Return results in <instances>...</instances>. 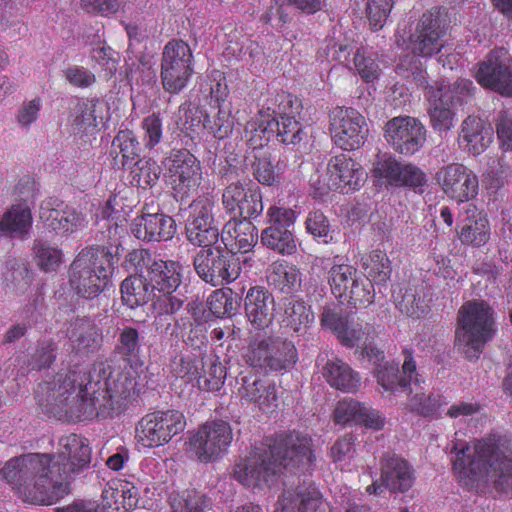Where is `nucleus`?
<instances>
[{"mask_svg": "<svg viewBox=\"0 0 512 512\" xmlns=\"http://www.w3.org/2000/svg\"><path fill=\"white\" fill-rule=\"evenodd\" d=\"M475 90L473 82L464 78L451 85L442 84L436 89L430 87L429 116L432 127L440 133L449 131L454 126L453 108L461 105Z\"/></svg>", "mask_w": 512, "mask_h": 512, "instance_id": "nucleus-9", "label": "nucleus"}, {"mask_svg": "<svg viewBox=\"0 0 512 512\" xmlns=\"http://www.w3.org/2000/svg\"><path fill=\"white\" fill-rule=\"evenodd\" d=\"M268 281L280 292L290 294L301 286V274L295 266L280 264L274 266Z\"/></svg>", "mask_w": 512, "mask_h": 512, "instance_id": "nucleus-51", "label": "nucleus"}, {"mask_svg": "<svg viewBox=\"0 0 512 512\" xmlns=\"http://www.w3.org/2000/svg\"><path fill=\"white\" fill-rule=\"evenodd\" d=\"M68 337L73 351L80 354L94 353L102 345L100 330L85 318H78L71 323Z\"/></svg>", "mask_w": 512, "mask_h": 512, "instance_id": "nucleus-34", "label": "nucleus"}, {"mask_svg": "<svg viewBox=\"0 0 512 512\" xmlns=\"http://www.w3.org/2000/svg\"><path fill=\"white\" fill-rule=\"evenodd\" d=\"M241 300V295L231 288L217 289L208 297L207 306L216 317H231L238 313Z\"/></svg>", "mask_w": 512, "mask_h": 512, "instance_id": "nucleus-42", "label": "nucleus"}, {"mask_svg": "<svg viewBox=\"0 0 512 512\" xmlns=\"http://www.w3.org/2000/svg\"><path fill=\"white\" fill-rule=\"evenodd\" d=\"M116 197L110 198L102 209L101 229L103 242L114 243V247L92 246L83 249L74 259L69 269V284L73 291L86 299H93L103 292L112 274L114 262L118 261L120 235L124 232L121 211L115 208Z\"/></svg>", "mask_w": 512, "mask_h": 512, "instance_id": "nucleus-2", "label": "nucleus"}, {"mask_svg": "<svg viewBox=\"0 0 512 512\" xmlns=\"http://www.w3.org/2000/svg\"><path fill=\"white\" fill-rule=\"evenodd\" d=\"M375 376L379 385L385 391L390 392H410L411 387H418L424 383L420 374L416 369V362L412 353L408 350L404 351V362L402 364V372L399 370L398 363L385 362L377 364Z\"/></svg>", "mask_w": 512, "mask_h": 512, "instance_id": "nucleus-21", "label": "nucleus"}, {"mask_svg": "<svg viewBox=\"0 0 512 512\" xmlns=\"http://www.w3.org/2000/svg\"><path fill=\"white\" fill-rule=\"evenodd\" d=\"M251 218H231L223 227L222 237L229 236L234 243H226L229 250H233L234 255L237 253L248 254L258 241V231L256 226L251 222Z\"/></svg>", "mask_w": 512, "mask_h": 512, "instance_id": "nucleus-33", "label": "nucleus"}, {"mask_svg": "<svg viewBox=\"0 0 512 512\" xmlns=\"http://www.w3.org/2000/svg\"><path fill=\"white\" fill-rule=\"evenodd\" d=\"M494 311L483 300L465 302L458 310L455 346L469 360H476L495 334Z\"/></svg>", "mask_w": 512, "mask_h": 512, "instance_id": "nucleus-6", "label": "nucleus"}, {"mask_svg": "<svg viewBox=\"0 0 512 512\" xmlns=\"http://www.w3.org/2000/svg\"><path fill=\"white\" fill-rule=\"evenodd\" d=\"M443 46L442 38L414 32L410 36V47L414 55L402 59L398 69L406 72L405 77L412 78L416 85L428 88L426 73L416 55L431 57L440 52Z\"/></svg>", "mask_w": 512, "mask_h": 512, "instance_id": "nucleus-22", "label": "nucleus"}, {"mask_svg": "<svg viewBox=\"0 0 512 512\" xmlns=\"http://www.w3.org/2000/svg\"><path fill=\"white\" fill-rule=\"evenodd\" d=\"M176 124L183 133L194 138V134L203 127L206 117L205 112L197 106L192 105L190 102L181 104L177 112Z\"/></svg>", "mask_w": 512, "mask_h": 512, "instance_id": "nucleus-50", "label": "nucleus"}, {"mask_svg": "<svg viewBox=\"0 0 512 512\" xmlns=\"http://www.w3.org/2000/svg\"><path fill=\"white\" fill-rule=\"evenodd\" d=\"M137 379L131 365L116 369L107 362H96L88 370L75 367L40 384L36 398L44 412L59 420L112 418L138 396Z\"/></svg>", "mask_w": 512, "mask_h": 512, "instance_id": "nucleus-1", "label": "nucleus"}, {"mask_svg": "<svg viewBox=\"0 0 512 512\" xmlns=\"http://www.w3.org/2000/svg\"><path fill=\"white\" fill-rule=\"evenodd\" d=\"M275 102L276 107L272 108L270 119V132H273L274 139L281 144H299L307 138L306 127L301 123V100L290 93L282 92L277 94Z\"/></svg>", "mask_w": 512, "mask_h": 512, "instance_id": "nucleus-10", "label": "nucleus"}, {"mask_svg": "<svg viewBox=\"0 0 512 512\" xmlns=\"http://www.w3.org/2000/svg\"><path fill=\"white\" fill-rule=\"evenodd\" d=\"M409 394L412 396L409 398L408 407L424 417H438L440 407L447 403L440 395L426 396L421 384L411 387Z\"/></svg>", "mask_w": 512, "mask_h": 512, "instance_id": "nucleus-47", "label": "nucleus"}, {"mask_svg": "<svg viewBox=\"0 0 512 512\" xmlns=\"http://www.w3.org/2000/svg\"><path fill=\"white\" fill-rule=\"evenodd\" d=\"M222 205L227 213L256 218L263 211L262 194L258 188H246L240 180H236L224 188Z\"/></svg>", "mask_w": 512, "mask_h": 512, "instance_id": "nucleus-23", "label": "nucleus"}, {"mask_svg": "<svg viewBox=\"0 0 512 512\" xmlns=\"http://www.w3.org/2000/svg\"><path fill=\"white\" fill-rule=\"evenodd\" d=\"M185 428L186 419L179 410H157L139 421L137 435L144 445L158 447L168 443Z\"/></svg>", "mask_w": 512, "mask_h": 512, "instance_id": "nucleus-12", "label": "nucleus"}, {"mask_svg": "<svg viewBox=\"0 0 512 512\" xmlns=\"http://www.w3.org/2000/svg\"><path fill=\"white\" fill-rule=\"evenodd\" d=\"M203 357L192 358L190 356H181L172 361V372L176 377L185 378L187 381H198L199 375L203 370Z\"/></svg>", "mask_w": 512, "mask_h": 512, "instance_id": "nucleus-63", "label": "nucleus"}, {"mask_svg": "<svg viewBox=\"0 0 512 512\" xmlns=\"http://www.w3.org/2000/svg\"><path fill=\"white\" fill-rule=\"evenodd\" d=\"M313 461L311 439L293 431L266 438L250 457L235 465L234 477L248 487L269 485L282 470L309 468Z\"/></svg>", "mask_w": 512, "mask_h": 512, "instance_id": "nucleus-3", "label": "nucleus"}, {"mask_svg": "<svg viewBox=\"0 0 512 512\" xmlns=\"http://www.w3.org/2000/svg\"><path fill=\"white\" fill-rule=\"evenodd\" d=\"M214 201L208 196H199L193 200L188 208V216L186 223L193 224H208L214 223L213 217Z\"/></svg>", "mask_w": 512, "mask_h": 512, "instance_id": "nucleus-58", "label": "nucleus"}, {"mask_svg": "<svg viewBox=\"0 0 512 512\" xmlns=\"http://www.w3.org/2000/svg\"><path fill=\"white\" fill-rule=\"evenodd\" d=\"M384 138L395 152L410 156L423 147L426 128L417 118L398 116L385 124Z\"/></svg>", "mask_w": 512, "mask_h": 512, "instance_id": "nucleus-18", "label": "nucleus"}, {"mask_svg": "<svg viewBox=\"0 0 512 512\" xmlns=\"http://www.w3.org/2000/svg\"><path fill=\"white\" fill-rule=\"evenodd\" d=\"M103 103L98 99L78 103L72 122L74 134L80 137L93 135L97 131L98 121L102 120Z\"/></svg>", "mask_w": 512, "mask_h": 512, "instance_id": "nucleus-39", "label": "nucleus"}, {"mask_svg": "<svg viewBox=\"0 0 512 512\" xmlns=\"http://www.w3.org/2000/svg\"><path fill=\"white\" fill-rule=\"evenodd\" d=\"M112 146L117 147L122 154L123 166L135 164L136 161L140 160L142 147L132 131H119L113 139Z\"/></svg>", "mask_w": 512, "mask_h": 512, "instance_id": "nucleus-53", "label": "nucleus"}, {"mask_svg": "<svg viewBox=\"0 0 512 512\" xmlns=\"http://www.w3.org/2000/svg\"><path fill=\"white\" fill-rule=\"evenodd\" d=\"M187 240L201 248H207L217 245L219 230L214 223L191 224L186 223Z\"/></svg>", "mask_w": 512, "mask_h": 512, "instance_id": "nucleus-55", "label": "nucleus"}, {"mask_svg": "<svg viewBox=\"0 0 512 512\" xmlns=\"http://www.w3.org/2000/svg\"><path fill=\"white\" fill-rule=\"evenodd\" d=\"M59 446L55 461L59 468L65 469L66 480L69 482L74 474L89 467L91 449L87 439L76 434L62 437Z\"/></svg>", "mask_w": 512, "mask_h": 512, "instance_id": "nucleus-25", "label": "nucleus"}, {"mask_svg": "<svg viewBox=\"0 0 512 512\" xmlns=\"http://www.w3.org/2000/svg\"><path fill=\"white\" fill-rule=\"evenodd\" d=\"M330 132L336 146L352 151L364 145L369 128L365 117L356 109L336 107L330 113Z\"/></svg>", "mask_w": 512, "mask_h": 512, "instance_id": "nucleus-14", "label": "nucleus"}, {"mask_svg": "<svg viewBox=\"0 0 512 512\" xmlns=\"http://www.w3.org/2000/svg\"><path fill=\"white\" fill-rule=\"evenodd\" d=\"M371 326L369 324H361L348 322L343 334L339 337V341L346 347H362L366 346L369 339H372Z\"/></svg>", "mask_w": 512, "mask_h": 512, "instance_id": "nucleus-64", "label": "nucleus"}, {"mask_svg": "<svg viewBox=\"0 0 512 512\" xmlns=\"http://www.w3.org/2000/svg\"><path fill=\"white\" fill-rule=\"evenodd\" d=\"M273 337L253 338L247 347L243 357L250 367L260 369L264 372L270 371L271 342Z\"/></svg>", "mask_w": 512, "mask_h": 512, "instance_id": "nucleus-48", "label": "nucleus"}, {"mask_svg": "<svg viewBox=\"0 0 512 512\" xmlns=\"http://www.w3.org/2000/svg\"><path fill=\"white\" fill-rule=\"evenodd\" d=\"M131 230L143 241H167L176 233V223L172 217L156 211L155 215L136 217Z\"/></svg>", "mask_w": 512, "mask_h": 512, "instance_id": "nucleus-29", "label": "nucleus"}, {"mask_svg": "<svg viewBox=\"0 0 512 512\" xmlns=\"http://www.w3.org/2000/svg\"><path fill=\"white\" fill-rule=\"evenodd\" d=\"M404 164L398 162L392 155L384 154L379 156L374 163V174L379 178H384L391 185H398L401 181V172Z\"/></svg>", "mask_w": 512, "mask_h": 512, "instance_id": "nucleus-59", "label": "nucleus"}, {"mask_svg": "<svg viewBox=\"0 0 512 512\" xmlns=\"http://www.w3.org/2000/svg\"><path fill=\"white\" fill-rule=\"evenodd\" d=\"M321 372L329 385L338 390L354 392L359 387L360 378L358 374L340 359H327Z\"/></svg>", "mask_w": 512, "mask_h": 512, "instance_id": "nucleus-37", "label": "nucleus"}, {"mask_svg": "<svg viewBox=\"0 0 512 512\" xmlns=\"http://www.w3.org/2000/svg\"><path fill=\"white\" fill-rule=\"evenodd\" d=\"M393 7V0H368L366 16L373 31L382 29Z\"/></svg>", "mask_w": 512, "mask_h": 512, "instance_id": "nucleus-62", "label": "nucleus"}, {"mask_svg": "<svg viewBox=\"0 0 512 512\" xmlns=\"http://www.w3.org/2000/svg\"><path fill=\"white\" fill-rule=\"evenodd\" d=\"M477 82L484 88L512 97V58L504 48L494 49L478 64Z\"/></svg>", "mask_w": 512, "mask_h": 512, "instance_id": "nucleus-17", "label": "nucleus"}, {"mask_svg": "<svg viewBox=\"0 0 512 512\" xmlns=\"http://www.w3.org/2000/svg\"><path fill=\"white\" fill-rule=\"evenodd\" d=\"M244 310L252 328L264 331L272 325L275 317L274 296L263 286H253L244 298Z\"/></svg>", "mask_w": 512, "mask_h": 512, "instance_id": "nucleus-27", "label": "nucleus"}, {"mask_svg": "<svg viewBox=\"0 0 512 512\" xmlns=\"http://www.w3.org/2000/svg\"><path fill=\"white\" fill-rule=\"evenodd\" d=\"M459 221L461 223L459 239L463 244L481 247L488 242L490 238L489 221L474 204L467 203L462 207Z\"/></svg>", "mask_w": 512, "mask_h": 512, "instance_id": "nucleus-28", "label": "nucleus"}, {"mask_svg": "<svg viewBox=\"0 0 512 512\" xmlns=\"http://www.w3.org/2000/svg\"><path fill=\"white\" fill-rule=\"evenodd\" d=\"M365 181V172L361 165L346 154L333 156L327 164V174L313 182L318 196H324L331 190L349 193L359 189Z\"/></svg>", "mask_w": 512, "mask_h": 512, "instance_id": "nucleus-13", "label": "nucleus"}, {"mask_svg": "<svg viewBox=\"0 0 512 512\" xmlns=\"http://www.w3.org/2000/svg\"><path fill=\"white\" fill-rule=\"evenodd\" d=\"M398 309L412 318H420L428 311V300L422 285L407 287L395 296Z\"/></svg>", "mask_w": 512, "mask_h": 512, "instance_id": "nucleus-41", "label": "nucleus"}, {"mask_svg": "<svg viewBox=\"0 0 512 512\" xmlns=\"http://www.w3.org/2000/svg\"><path fill=\"white\" fill-rule=\"evenodd\" d=\"M243 162L260 184L273 186L280 183V173L273 165L268 150L246 151Z\"/></svg>", "mask_w": 512, "mask_h": 512, "instance_id": "nucleus-36", "label": "nucleus"}, {"mask_svg": "<svg viewBox=\"0 0 512 512\" xmlns=\"http://www.w3.org/2000/svg\"><path fill=\"white\" fill-rule=\"evenodd\" d=\"M323 505L322 495L313 485L285 490L279 497L275 512H313Z\"/></svg>", "mask_w": 512, "mask_h": 512, "instance_id": "nucleus-30", "label": "nucleus"}, {"mask_svg": "<svg viewBox=\"0 0 512 512\" xmlns=\"http://www.w3.org/2000/svg\"><path fill=\"white\" fill-rule=\"evenodd\" d=\"M194 57L188 43L180 39L170 40L163 48L160 78L163 89L171 94L183 91L193 73Z\"/></svg>", "mask_w": 512, "mask_h": 512, "instance_id": "nucleus-11", "label": "nucleus"}, {"mask_svg": "<svg viewBox=\"0 0 512 512\" xmlns=\"http://www.w3.org/2000/svg\"><path fill=\"white\" fill-rule=\"evenodd\" d=\"M170 506L173 512H205L207 502L203 494L185 490L170 496Z\"/></svg>", "mask_w": 512, "mask_h": 512, "instance_id": "nucleus-54", "label": "nucleus"}, {"mask_svg": "<svg viewBox=\"0 0 512 512\" xmlns=\"http://www.w3.org/2000/svg\"><path fill=\"white\" fill-rule=\"evenodd\" d=\"M234 121L230 111L219 109L213 119L206 114L203 128L207 129L215 138L224 139L232 132Z\"/></svg>", "mask_w": 512, "mask_h": 512, "instance_id": "nucleus-60", "label": "nucleus"}, {"mask_svg": "<svg viewBox=\"0 0 512 512\" xmlns=\"http://www.w3.org/2000/svg\"><path fill=\"white\" fill-rule=\"evenodd\" d=\"M382 484L393 494H405L415 482V471L407 460L395 453L387 452L380 460Z\"/></svg>", "mask_w": 512, "mask_h": 512, "instance_id": "nucleus-26", "label": "nucleus"}, {"mask_svg": "<svg viewBox=\"0 0 512 512\" xmlns=\"http://www.w3.org/2000/svg\"><path fill=\"white\" fill-rule=\"evenodd\" d=\"M446 31L445 14L438 7L425 12L419 19L415 32L442 38Z\"/></svg>", "mask_w": 512, "mask_h": 512, "instance_id": "nucleus-56", "label": "nucleus"}, {"mask_svg": "<svg viewBox=\"0 0 512 512\" xmlns=\"http://www.w3.org/2000/svg\"><path fill=\"white\" fill-rule=\"evenodd\" d=\"M236 381L237 393L241 400L258 404L263 411L278 406V395L274 382L261 378L250 370L240 372Z\"/></svg>", "mask_w": 512, "mask_h": 512, "instance_id": "nucleus-24", "label": "nucleus"}, {"mask_svg": "<svg viewBox=\"0 0 512 512\" xmlns=\"http://www.w3.org/2000/svg\"><path fill=\"white\" fill-rule=\"evenodd\" d=\"M120 290L123 303L131 309L146 304L153 293L144 272L135 273L125 278L121 283Z\"/></svg>", "mask_w": 512, "mask_h": 512, "instance_id": "nucleus-40", "label": "nucleus"}, {"mask_svg": "<svg viewBox=\"0 0 512 512\" xmlns=\"http://www.w3.org/2000/svg\"><path fill=\"white\" fill-rule=\"evenodd\" d=\"M340 258H334L333 265L327 272V280L332 294L347 302L354 308H366L374 301V286L368 278L359 275L358 269L348 263H340Z\"/></svg>", "mask_w": 512, "mask_h": 512, "instance_id": "nucleus-7", "label": "nucleus"}, {"mask_svg": "<svg viewBox=\"0 0 512 512\" xmlns=\"http://www.w3.org/2000/svg\"><path fill=\"white\" fill-rule=\"evenodd\" d=\"M271 114L267 118L263 114L259 120L248 121L244 128V137L248 145L246 151L265 150L264 146L274 139L273 132H270Z\"/></svg>", "mask_w": 512, "mask_h": 512, "instance_id": "nucleus-46", "label": "nucleus"}, {"mask_svg": "<svg viewBox=\"0 0 512 512\" xmlns=\"http://www.w3.org/2000/svg\"><path fill=\"white\" fill-rule=\"evenodd\" d=\"M363 268L373 284L385 283L391 276L392 267L387 254L381 250L372 251L363 261Z\"/></svg>", "mask_w": 512, "mask_h": 512, "instance_id": "nucleus-52", "label": "nucleus"}, {"mask_svg": "<svg viewBox=\"0 0 512 512\" xmlns=\"http://www.w3.org/2000/svg\"><path fill=\"white\" fill-rule=\"evenodd\" d=\"M267 215L269 226L261 232L262 244L282 255L293 254L296 251L293 234L296 212L291 208L271 206Z\"/></svg>", "mask_w": 512, "mask_h": 512, "instance_id": "nucleus-16", "label": "nucleus"}, {"mask_svg": "<svg viewBox=\"0 0 512 512\" xmlns=\"http://www.w3.org/2000/svg\"><path fill=\"white\" fill-rule=\"evenodd\" d=\"M305 227L314 238L322 239L324 243L332 241V227L328 218L320 210L309 212Z\"/></svg>", "mask_w": 512, "mask_h": 512, "instance_id": "nucleus-61", "label": "nucleus"}, {"mask_svg": "<svg viewBox=\"0 0 512 512\" xmlns=\"http://www.w3.org/2000/svg\"><path fill=\"white\" fill-rule=\"evenodd\" d=\"M33 252L38 267L45 272L55 271L61 263V251L46 242L35 241Z\"/></svg>", "mask_w": 512, "mask_h": 512, "instance_id": "nucleus-57", "label": "nucleus"}, {"mask_svg": "<svg viewBox=\"0 0 512 512\" xmlns=\"http://www.w3.org/2000/svg\"><path fill=\"white\" fill-rule=\"evenodd\" d=\"M493 129L482 119L468 116L462 123L459 143L470 154L476 156L483 153L491 144Z\"/></svg>", "mask_w": 512, "mask_h": 512, "instance_id": "nucleus-32", "label": "nucleus"}, {"mask_svg": "<svg viewBox=\"0 0 512 512\" xmlns=\"http://www.w3.org/2000/svg\"><path fill=\"white\" fill-rule=\"evenodd\" d=\"M196 274L213 287L236 280L241 272L240 260L227 244L201 248L193 258Z\"/></svg>", "mask_w": 512, "mask_h": 512, "instance_id": "nucleus-8", "label": "nucleus"}, {"mask_svg": "<svg viewBox=\"0 0 512 512\" xmlns=\"http://www.w3.org/2000/svg\"><path fill=\"white\" fill-rule=\"evenodd\" d=\"M435 180L447 197L459 203L467 204L478 194V177L459 163L441 167L435 174Z\"/></svg>", "mask_w": 512, "mask_h": 512, "instance_id": "nucleus-20", "label": "nucleus"}, {"mask_svg": "<svg viewBox=\"0 0 512 512\" xmlns=\"http://www.w3.org/2000/svg\"><path fill=\"white\" fill-rule=\"evenodd\" d=\"M182 269V265L179 262L154 258L144 273L153 291L158 290L161 293H170L176 292L180 286Z\"/></svg>", "mask_w": 512, "mask_h": 512, "instance_id": "nucleus-31", "label": "nucleus"}, {"mask_svg": "<svg viewBox=\"0 0 512 512\" xmlns=\"http://www.w3.org/2000/svg\"><path fill=\"white\" fill-rule=\"evenodd\" d=\"M64 468L53 454L29 453L7 461L0 477L15 489L24 501L51 505L68 493Z\"/></svg>", "mask_w": 512, "mask_h": 512, "instance_id": "nucleus-4", "label": "nucleus"}, {"mask_svg": "<svg viewBox=\"0 0 512 512\" xmlns=\"http://www.w3.org/2000/svg\"><path fill=\"white\" fill-rule=\"evenodd\" d=\"M203 370L198 377L197 385L207 391H218L224 384L227 372L225 366L216 355L203 357Z\"/></svg>", "mask_w": 512, "mask_h": 512, "instance_id": "nucleus-44", "label": "nucleus"}, {"mask_svg": "<svg viewBox=\"0 0 512 512\" xmlns=\"http://www.w3.org/2000/svg\"><path fill=\"white\" fill-rule=\"evenodd\" d=\"M315 315L305 301L288 299L284 303L282 322L286 328L299 335L306 333L312 326Z\"/></svg>", "mask_w": 512, "mask_h": 512, "instance_id": "nucleus-38", "label": "nucleus"}, {"mask_svg": "<svg viewBox=\"0 0 512 512\" xmlns=\"http://www.w3.org/2000/svg\"><path fill=\"white\" fill-rule=\"evenodd\" d=\"M50 226L53 230L69 234L77 230L83 229L87 225L86 216L74 207H65L61 211H55L51 214Z\"/></svg>", "mask_w": 512, "mask_h": 512, "instance_id": "nucleus-49", "label": "nucleus"}, {"mask_svg": "<svg viewBox=\"0 0 512 512\" xmlns=\"http://www.w3.org/2000/svg\"><path fill=\"white\" fill-rule=\"evenodd\" d=\"M270 371L278 372L291 369L298 360L297 349L292 341L273 337L271 342Z\"/></svg>", "mask_w": 512, "mask_h": 512, "instance_id": "nucleus-43", "label": "nucleus"}, {"mask_svg": "<svg viewBox=\"0 0 512 512\" xmlns=\"http://www.w3.org/2000/svg\"><path fill=\"white\" fill-rule=\"evenodd\" d=\"M232 429L222 420L212 421L202 426L190 438V447L198 460L210 462L221 457L232 442Z\"/></svg>", "mask_w": 512, "mask_h": 512, "instance_id": "nucleus-19", "label": "nucleus"}, {"mask_svg": "<svg viewBox=\"0 0 512 512\" xmlns=\"http://www.w3.org/2000/svg\"><path fill=\"white\" fill-rule=\"evenodd\" d=\"M175 198L182 201L196 191L201 180L200 161L187 149L172 150L164 160Z\"/></svg>", "mask_w": 512, "mask_h": 512, "instance_id": "nucleus-15", "label": "nucleus"}, {"mask_svg": "<svg viewBox=\"0 0 512 512\" xmlns=\"http://www.w3.org/2000/svg\"><path fill=\"white\" fill-rule=\"evenodd\" d=\"M32 226L31 211L24 205H13L0 219V237L19 238L28 237Z\"/></svg>", "mask_w": 512, "mask_h": 512, "instance_id": "nucleus-35", "label": "nucleus"}, {"mask_svg": "<svg viewBox=\"0 0 512 512\" xmlns=\"http://www.w3.org/2000/svg\"><path fill=\"white\" fill-rule=\"evenodd\" d=\"M142 340L143 337H141L137 328L123 325L117 328L115 350L124 360L131 362L140 357Z\"/></svg>", "mask_w": 512, "mask_h": 512, "instance_id": "nucleus-45", "label": "nucleus"}, {"mask_svg": "<svg viewBox=\"0 0 512 512\" xmlns=\"http://www.w3.org/2000/svg\"><path fill=\"white\" fill-rule=\"evenodd\" d=\"M453 470L465 485L484 480L489 473L497 489L512 492V452L507 440L501 436L466 443L461 448L454 445Z\"/></svg>", "mask_w": 512, "mask_h": 512, "instance_id": "nucleus-5", "label": "nucleus"}]
</instances>
